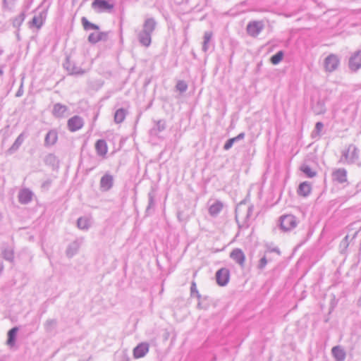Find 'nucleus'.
I'll use <instances>...</instances> for the list:
<instances>
[{"label": "nucleus", "mask_w": 361, "mask_h": 361, "mask_svg": "<svg viewBox=\"0 0 361 361\" xmlns=\"http://www.w3.org/2000/svg\"><path fill=\"white\" fill-rule=\"evenodd\" d=\"M128 111L123 108L117 109L114 114V121L116 123H121L126 118Z\"/></svg>", "instance_id": "obj_30"}, {"label": "nucleus", "mask_w": 361, "mask_h": 361, "mask_svg": "<svg viewBox=\"0 0 361 361\" xmlns=\"http://www.w3.org/2000/svg\"><path fill=\"white\" fill-rule=\"evenodd\" d=\"M272 259L267 255V253L264 252V256L259 260L258 264L257 266V269L259 270H263L268 262H271Z\"/></svg>", "instance_id": "obj_38"}, {"label": "nucleus", "mask_w": 361, "mask_h": 361, "mask_svg": "<svg viewBox=\"0 0 361 361\" xmlns=\"http://www.w3.org/2000/svg\"><path fill=\"white\" fill-rule=\"evenodd\" d=\"M237 142V141H236V140H235V137H232V138L228 139V140L226 142V143L224 144V150H228V149H230L232 147V146L233 145V144H234L235 142Z\"/></svg>", "instance_id": "obj_44"}, {"label": "nucleus", "mask_w": 361, "mask_h": 361, "mask_svg": "<svg viewBox=\"0 0 361 361\" xmlns=\"http://www.w3.org/2000/svg\"><path fill=\"white\" fill-rule=\"evenodd\" d=\"M245 135V133H240L236 137H235V138L236 141L238 142L240 140L244 139Z\"/></svg>", "instance_id": "obj_54"}, {"label": "nucleus", "mask_w": 361, "mask_h": 361, "mask_svg": "<svg viewBox=\"0 0 361 361\" xmlns=\"http://www.w3.org/2000/svg\"><path fill=\"white\" fill-rule=\"evenodd\" d=\"M81 23L82 25L83 29L86 31L90 30H99V26L98 25L90 22L86 17H82Z\"/></svg>", "instance_id": "obj_32"}, {"label": "nucleus", "mask_w": 361, "mask_h": 361, "mask_svg": "<svg viewBox=\"0 0 361 361\" xmlns=\"http://www.w3.org/2000/svg\"><path fill=\"white\" fill-rule=\"evenodd\" d=\"M340 246L341 247H343V250L341 251V253L343 254V251L344 250H346L347 247H348V235H346L343 239V240L341 241V244H340Z\"/></svg>", "instance_id": "obj_48"}, {"label": "nucleus", "mask_w": 361, "mask_h": 361, "mask_svg": "<svg viewBox=\"0 0 361 361\" xmlns=\"http://www.w3.org/2000/svg\"><path fill=\"white\" fill-rule=\"evenodd\" d=\"M3 53V50L2 49H0V55H1Z\"/></svg>", "instance_id": "obj_58"}, {"label": "nucleus", "mask_w": 361, "mask_h": 361, "mask_svg": "<svg viewBox=\"0 0 361 361\" xmlns=\"http://www.w3.org/2000/svg\"><path fill=\"white\" fill-rule=\"evenodd\" d=\"M194 297L197 298L198 301H201L204 296H202L199 292H197V295Z\"/></svg>", "instance_id": "obj_56"}, {"label": "nucleus", "mask_w": 361, "mask_h": 361, "mask_svg": "<svg viewBox=\"0 0 361 361\" xmlns=\"http://www.w3.org/2000/svg\"><path fill=\"white\" fill-rule=\"evenodd\" d=\"M223 204L221 201L216 200L209 208V214L212 216H216L222 210Z\"/></svg>", "instance_id": "obj_29"}, {"label": "nucleus", "mask_w": 361, "mask_h": 361, "mask_svg": "<svg viewBox=\"0 0 361 361\" xmlns=\"http://www.w3.org/2000/svg\"><path fill=\"white\" fill-rule=\"evenodd\" d=\"M2 255L4 259L13 262L14 260V252L13 249L6 247L2 251Z\"/></svg>", "instance_id": "obj_36"}, {"label": "nucleus", "mask_w": 361, "mask_h": 361, "mask_svg": "<svg viewBox=\"0 0 361 361\" xmlns=\"http://www.w3.org/2000/svg\"><path fill=\"white\" fill-rule=\"evenodd\" d=\"M241 204H242V202H241L239 205H238V206L236 207V208H235V220H236V221H237V222H238V210H239L240 207V205H241Z\"/></svg>", "instance_id": "obj_55"}, {"label": "nucleus", "mask_w": 361, "mask_h": 361, "mask_svg": "<svg viewBox=\"0 0 361 361\" xmlns=\"http://www.w3.org/2000/svg\"><path fill=\"white\" fill-rule=\"evenodd\" d=\"M155 196H156V190L154 187H152L149 192L147 194L148 204H147V208L145 212L146 216H151L154 212Z\"/></svg>", "instance_id": "obj_10"}, {"label": "nucleus", "mask_w": 361, "mask_h": 361, "mask_svg": "<svg viewBox=\"0 0 361 361\" xmlns=\"http://www.w3.org/2000/svg\"><path fill=\"white\" fill-rule=\"evenodd\" d=\"M18 331H19L18 326H14V327L11 328L7 332L6 344L10 348H12V347H13L16 345L17 334H18Z\"/></svg>", "instance_id": "obj_23"}, {"label": "nucleus", "mask_w": 361, "mask_h": 361, "mask_svg": "<svg viewBox=\"0 0 361 361\" xmlns=\"http://www.w3.org/2000/svg\"><path fill=\"white\" fill-rule=\"evenodd\" d=\"M183 1H185V2H188V0H182Z\"/></svg>", "instance_id": "obj_61"}, {"label": "nucleus", "mask_w": 361, "mask_h": 361, "mask_svg": "<svg viewBox=\"0 0 361 361\" xmlns=\"http://www.w3.org/2000/svg\"><path fill=\"white\" fill-rule=\"evenodd\" d=\"M58 321L56 319H49L44 324V328L46 332L51 333L57 327Z\"/></svg>", "instance_id": "obj_31"}, {"label": "nucleus", "mask_w": 361, "mask_h": 361, "mask_svg": "<svg viewBox=\"0 0 361 361\" xmlns=\"http://www.w3.org/2000/svg\"><path fill=\"white\" fill-rule=\"evenodd\" d=\"M300 170L307 176L308 178H313L316 176L317 173L313 171L311 167L307 164H303L300 167Z\"/></svg>", "instance_id": "obj_41"}, {"label": "nucleus", "mask_w": 361, "mask_h": 361, "mask_svg": "<svg viewBox=\"0 0 361 361\" xmlns=\"http://www.w3.org/2000/svg\"><path fill=\"white\" fill-rule=\"evenodd\" d=\"M264 27V25L262 21L254 20L248 23L246 31L250 36L256 37L263 30Z\"/></svg>", "instance_id": "obj_5"}, {"label": "nucleus", "mask_w": 361, "mask_h": 361, "mask_svg": "<svg viewBox=\"0 0 361 361\" xmlns=\"http://www.w3.org/2000/svg\"><path fill=\"white\" fill-rule=\"evenodd\" d=\"M211 302V298L207 295H204L201 301H198L197 307L200 310H207L210 306Z\"/></svg>", "instance_id": "obj_34"}, {"label": "nucleus", "mask_w": 361, "mask_h": 361, "mask_svg": "<svg viewBox=\"0 0 361 361\" xmlns=\"http://www.w3.org/2000/svg\"><path fill=\"white\" fill-rule=\"evenodd\" d=\"M348 172L344 168L336 169L331 173L332 180L337 184L343 185V187L348 185L349 182L347 178Z\"/></svg>", "instance_id": "obj_4"}, {"label": "nucleus", "mask_w": 361, "mask_h": 361, "mask_svg": "<svg viewBox=\"0 0 361 361\" xmlns=\"http://www.w3.org/2000/svg\"><path fill=\"white\" fill-rule=\"evenodd\" d=\"M58 140V133L54 129L50 130L45 135L44 145L46 147L52 146L56 143Z\"/></svg>", "instance_id": "obj_16"}, {"label": "nucleus", "mask_w": 361, "mask_h": 361, "mask_svg": "<svg viewBox=\"0 0 361 361\" xmlns=\"http://www.w3.org/2000/svg\"><path fill=\"white\" fill-rule=\"evenodd\" d=\"M67 126L71 132H75L82 128L84 121L82 118L79 116H73L68 120Z\"/></svg>", "instance_id": "obj_9"}, {"label": "nucleus", "mask_w": 361, "mask_h": 361, "mask_svg": "<svg viewBox=\"0 0 361 361\" xmlns=\"http://www.w3.org/2000/svg\"><path fill=\"white\" fill-rule=\"evenodd\" d=\"M110 32H111L110 31H108V32H97V35H98V38H97L98 42H100V41L106 42L108 40L109 35Z\"/></svg>", "instance_id": "obj_43"}, {"label": "nucleus", "mask_w": 361, "mask_h": 361, "mask_svg": "<svg viewBox=\"0 0 361 361\" xmlns=\"http://www.w3.org/2000/svg\"><path fill=\"white\" fill-rule=\"evenodd\" d=\"M230 257L240 266L243 267L245 260V256L243 250L240 248L233 249L230 253Z\"/></svg>", "instance_id": "obj_15"}, {"label": "nucleus", "mask_w": 361, "mask_h": 361, "mask_svg": "<svg viewBox=\"0 0 361 361\" xmlns=\"http://www.w3.org/2000/svg\"><path fill=\"white\" fill-rule=\"evenodd\" d=\"M63 66L70 75H82L85 73V71L82 68L77 66L74 63H72L69 57H66Z\"/></svg>", "instance_id": "obj_8"}, {"label": "nucleus", "mask_w": 361, "mask_h": 361, "mask_svg": "<svg viewBox=\"0 0 361 361\" xmlns=\"http://www.w3.org/2000/svg\"><path fill=\"white\" fill-rule=\"evenodd\" d=\"M311 190L312 187L310 183L307 181H304L300 183L297 192L300 196L307 197L310 194Z\"/></svg>", "instance_id": "obj_27"}, {"label": "nucleus", "mask_w": 361, "mask_h": 361, "mask_svg": "<svg viewBox=\"0 0 361 361\" xmlns=\"http://www.w3.org/2000/svg\"><path fill=\"white\" fill-rule=\"evenodd\" d=\"M149 343L147 342H142L134 348L133 357L135 359L143 357L149 352Z\"/></svg>", "instance_id": "obj_13"}, {"label": "nucleus", "mask_w": 361, "mask_h": 361, "mask_svg": "<svg viewBox=\"0 0 361 361\" xmlns=\"http://www.w3.org/2000/svg\"><path fill=\"white\" fill-rule=\"evenodd\" d=\"M114 185V177L109 173L104 174L100 179L99 186L102 191L109 190Z\"/></svg>", "instance_id": "obj_14"}, {"label": "nucleus", "mask_w": 361, "mask_h": 361, "mask_svg": "<svg viewBox=\"0 0 361 361\" xmlns=\"http://www.w3.org/2000/svg\"><path fill=\"white\" fill-rule=\"evenodd\" d=\"M197 292H199L197 289V285L195 281H192L190 286V296L194 297L197 295Z\"/></svg>", "instance_id": "obj_47"}, {"label": "nucleus", "mask_w": 361, "mask_h": 361, "mask_svg": "<svg viewBox=\"0 0 361 361\" xmlns=\"http://www.w3.org/2000/svg\"><path fill=\"white\" fill-rule=\"evenodd\" d=\"M45 18L43 16V13H40L38 16H35L29 22L30 27H37L40 29L44 23Z\"/></svg>", "instance_id": "obj_28"}, {"label": "nucleus", "mask_w": 361, "mask_h": 361, "mask_svg": "<svg viewBox=\"0 0 361 361\" xmlns=\"http://www.w3.org/2000/svg\"><path fill=\"white\" fill-rule=\"evenodd\" d=\"M253 209H254L253 205H250L247 207V214H246V216H245V222L250 219V216L252 214Z\"/></svg>", "instance_id": "obj_49"}, {"label": "nucleus", "mask_w": 361, "mask_h": 361, "mask_svg": "<svg viewBox=\"0 0 361 361\" xmlns=\"http://www.w3.org/2000/svg\"><path fill=\"white\" fill-rule=\"evenodd\" d=\"M32 196L33 193L30 189H23L19 192L18 201L23 204H27L32 201Z\"/></svg>", "instance_id": "obj_17"}, {"label": "nucleus", "mask_w": 361, "mask_h": 361, "mask_svg": "<svg viewBox=\"0 0 361 361\" xmlns=\"http://www.w3.org/2000/svg\"><path fill=\"white\" fill-rule=\"evenodd\" d=\"M81 245V242L79 240H75L71 242L66 251V256L69 258L73 257L75 255H76L80 249Z\"/></svg>", "instance_id": "obj_22"}, {"label": "nucleus", "mask_w": 361, "mask_h": 361, "mask_svg": "<svg viewBox=\"0 0 361 361\" xmlns=\"http://www.w3.org/2000/svg\"><path fill=\"white\" fill-rule=\"evenodd\" d=\"M17 37L19 39L20 37H19V34L18 33H17Z\"/></svg>", "instance_id": "obj_59"}, {"label": "nucleus", "mask_w": 361, "mask_h": 361, "mask_svg": "<svg viewBox=\"0 0 361 361\" xmlns=\"http://www.w3.org/2000/svg\"><path fill=\"white\" fill-rule=\"evenodd\" d=\"M68 109L66 105L61 103H56L54 105L52 109V114L56 118L64 117Z\"/></svg>", "instance_id": "obj_20"}, {"label": "nucleus", "mask_w": 361, "mask_h": 361, "mask_svg": "<svg viewBox=\"0 0 361 361\" xmlns=\"http://www.w3.org/2000/svg\"><path fill=\"white\" fill-rule=\"evenodd\" d=\"M25 18V12H21L18 16H16L12 20V25L14 27L17 28L19 30L20 25L23 24V21Z\"/></svg>", "instance_id": "obj_33"}, {"label": "nucleus", "mask_w": 361, "mask_h": 361, "mask_svg": "<svg viewBox=\"0 0 361 361\" xmlns=\"http://www.w3.org/2000/svg\"><path fill=\"white\" fill-rule=\"evenodd\" d=\"M77 226L78 228L81 230H87L90 227L87 219L84 217L78 218V219L77 220Z\"/></svg>", "instance_id": "obj_40"}, {"label": "nucleus", "mask_w": 361, "mask_h": 361, "mask_svg": "<svg viewBox=\"0 0 361 361\" xmlns=\"http://www.w3.org/2000/svg\"><path fill=\"white\" fill-rule=\"evenodd\" d=\"M310 106L315 115L324 114L326 111L325 102L319 94L311 96Z\"/></svg>", "instance_id": "obj_1"}, {"label": "nucleus", "mask_w": 361, "mask_h": 361, "mask_svg": "<svg viewBox=\"0 0 361 361\" xmlns=\"http://www.w3.org/2000/svg\"><path fill=\"white\" fill-rule=\"evenodd\" d=\"M18 0H2V9L6 11H12Z\"/></svg>", "instance_id": "obj_35"}, {"label": "nucleus", "mask_w": 361, "mask_h": 361, "mask_svg": "<svg viewBox=\"0 0 361 361\" xmlns=\"http://www.w3.org/2000/svg\"><path fill=\"white\" fill-rule=\"evenodd\" d=\"M348 67L353 72L361 68V50L356 51L351 55L348 61Z\"/></svg>", "instance_id": "obj_7"}, {"label": "nucleus", "mask_w": 361, "mask_h": 361, "mask_svg": "<svg viewBox=\"0 0 361 361\" xmlns=\"http://www.w3.org/2000/svg\"><path fill=\"white\" fill-rule=\"evenodd\" d=\"M283 56L284 52L283 51H279L271 56L270 61L273 65H277L283 60Z\"/></svg>", "instance_id": "obj_37"}, {"label": "nucleus", "mask_w": 361, "mask_h": 361, "mask_svg": "<svg viewBox=\"0 0 361 361\" xmlns=\"http://www.w3.org/2000/svg\"><path fill=\"white\" fill-rule=\"evenodd\" d=\"M213 33L211 31H206L204 34V42L202 45V50L207 51L208 50V43L212 37Z\"/></svg>", "instance_id": "obj_39"}, {"label": "nucleus", "mask_w": 361, "mask_h": 361, "mask_svg": "<svg viewBox=\"0 0 361 361\" xmlns=\"http://www.w3.org/2000/svg\"><path fill=\"white\" fill-rule=\"evenodd\" d=\"M323 127H324L323 123L319 121V122L316 123L315 130L317 133H319L322 130V129L323 128Z\"/></svg>", "instance_id": "obj_52"}, {"label": "nucleus", "mask_w": 361, "mask_h": 361, "mask_svg": "<svg viewBox=\"0 0 361 361\" xmlns=\"http://www.w3.org/2000/svg\"><path fill=\"white\" fill-rule=\"evenodd\" d=\"M23 92H24V91H23V82H22L20 86L19 87L18 91L16 93V97H21L23 94Z\"/></svg>", "instance_id": "obj_51"}, {"label": "nucleus", "mask_w": 361, "mask_h": 361, "mask_svg": "<svg viewBox=\"0 0 361 361\" xmlns=\"http://www.w3.org/2000/svg\"><path fill=\"white\" fill-rule=\"evenodd\" d=\"M154 126L150 129L149 133L152 135H158V134L164 131L166 128V121L160 119L159 121H154Z\"/></svg>", "instance_id": "obj_19"}, {"label": "nucleus", "mask_w": 361, "mask_h": 361, "mask_svg": "<svg viewBox=\"0 0 361 361\" xmlns=\"http://www.w3.org/2000/svg\"><path fill=\"white\" fill-rule=\"evenodd\" d=\"M97 38V33L92 32L89 35L87 40L90 44H95L98 42Z\"/></svg>", "instance_id": "obj_45"}, {"label": "nucleus", "mask_w": 361, "mask_h": 361, "mask_svg": "<svg viewBox=\"0 0 361 361\" xmlns=\"http://www.w3.org/2000/svg\"><path fill=\"white\" fill-rule=\"evenodd\" d=\"M216 283L220 286H225L228 284L230 279V271L228 269L223 267L216 272Z\"/></svg>", "instance_id": "obj_6"}, {"label": "nucleus", "mask_w": 361, "mask_h": 361, "mask_svg": "<svg viewBox=\"0 0 361 361\" xmlns=\"http://www.w3.org/2000/svg\"><path fill=\"white\" fill-rule=\"evenodd\" d=\"M56 161V157L53 154H47L44 158L46 164H54Z\"/></svg>", "instance_id": "obj_46"}, {"label": "nucleus", "mask_w": 361, "mask_h": 361, "mask_svg": "<svg viewBox=\"0 0 361 361\" xmlns=\"http://www.w3.org/2000/svg\"><path fill=\"white\" fill-rule=\"evenodd\" d=\"M298 225L296 217L292 214H285L280 217V227L284 231H288Z\"/></svg>", "instance_id": "obj_3"}, {"label": "nucleus", "mask_w": 361, "mask_h": 361, "mask_svg": "<svg viewBox=\"0 0 361 361\" xmlns=\"http://www.w3.org/2000/svg\"><path fill=\"white\" fill-rule=\"evenodd\" d=\"M51 184V180L50 179H48L45 181H44L42 184V188L48 189Z\"/></svg>", "instance_id": "obj_53"}, {"label": "nucleus", "mask_w": 361, "mask_h": 361, "mask_svg": "<svg viewBox=\"0 0 361 361\" xmlns=\"http://www.w3.org/2000/svg\"><path fill=\"white\" fill-rule=\"evenodd\" d=\"M6 67L5 64L0 65V77H1L4 74V68Z\"/></svg>", "instance_id": "obj_57"}, {"label": "nucleus", "mask_w": 361, "mask_h": 361, "mask_svg": "<svg viewBox=\"0 0 361 361\" xmlns=\"http://www.w3.org/2000/svg\"><path fill=\"white\" fill-rule=\"evenodd\" d=\"M176 89L180 93H183L188 90V84L184 80H178L176 85Z\"/></svg>", "instance_id": "obj_42"}, {"label": "nucleus", "mask_w": 361, "mask_h": 361, "mask_svg": "<svg viewBox=\"0 0 361 361\" xmlns=\"http://www.w3.org/2000/svg\"><path fill=\"white\" fill-rule=\"evenodd\" d=\"M332 355L336 361H344L346 357L345 350L339 345L333 347Z\"/></svg>", "instance_id": "obj_26"}, {"label": "nucleus", "mask_w": 361, "mask_h": 361, "mask_svg": "<svg viewBox=\"0 0 361 361\" xmlns=\"http://www.w3.org/2000/svg\"><path fill=\"white\" fill-rule=\"evenodd\" d=\"M95 149L97 155L105 157L108 151L106 142L103 139L98 140L95 143Z\"/></svg>", "instance_id": "obj_24"}, {"label": "nucleus", "mask_w": 361, "mask_h": 361, "mask_svg": "<svg viewBox=\"0 0 361 361\" xmlns=\"http://www.w3.org/2000/svg\"><path fill=\"white\" fill-rule=\"evenodd\" d=\"M343 156L350 162H354L359 157V151L354 145H350L348 149L343 152Z\"/></svg>", "instance_id": "obj_12"}, {"label": "nucleus", "mask_w": 361, "mask_h": 361, "mask_svg": "<svg viewBox=\"0 0 361 361\" xmlns=\"http://www.w3.org/2000/svg\"><path fill=\"white\" fill-rule=\"evenodd\" d=\"M152 33L141 30L137 35V39L142 46L148 47L152 43Z\"/></svg>", "instance_id": "obj_18"}, {"label": "nucleus", "mask_w": 361, "mask_h": 361, "mask_svg": "<svg viewBox=\"0 0 361 361\" xmlns=\"http://www.w3.org/2000/svg\"><path fill=\"white\" fill-rule=\"evenodd\" d=\"M276 252L277 254V255H281V252L279 250V249L278 247H275V248H273V249H268L265 253H267V255L269 256V255L271 253V252Z\"/></svg>", "instance_id": "obj_50"}, {"label": "nucleus", "mask_w": 361, "mask_h": 361, "mask_svg": "<svg viewBox=\"0 0 361 361\" xmlns=\"http://www.w3.org/2000/svg\"><path fill=\"white\" fill-rule=\"evenodd\" d=\"M157 25V22L156 20L152 18H146L144 20L143 25H142V30H144L145 32H148L149 33H153L155 30Z\"/></svg>", "instance_id": "obj_21"}, {"label": "nucleus", "mask_w": 361, "mask_h": 361, "mask_svg": "<svg viewBox=\"0 0 361 361\" xmlns=\"http://www.w3.org/2000/svg\"><path fill=\"white\" fill-rule=\"evenodd\" d=\"M357 192V190L354 192L353 195H355Z\"/></svg>", "instance_id": "obj_60"}, {"label": "nucleus", "mask_w": 361, "mask_h": 361, "mask_svg": "<svg viewBox=\"0 0 361 361\" xmlns=\"http://www.w3.org/2000/svg\"><path fill=\"white\" fill-rule=\"evenodd\" d=\"M339 59L335 54L329 55L324 60V67L326 71L333 72L339 65Z\"/></svg>", "instance_id": "obj_11"}, {"label": "nucleus", "mask_w": 361, "mask_h": 361, "mask_svg": "<svg viewBox=\"0 0 361 361\" xmlns=\"http://www.w3.org/2000/svg\"><path fill=\"white\" fill-rule=\"evenodd\" d=\"M245 228H247V227H248V224H246V225L245 226Z\"/></svg>", "instance_id": "obj_62"}, {"label": "nucleus", "mask_w": 361, "mask_h": 361, "mask_svg": "<svg viewBox=\"0 0 361 361\" xmlns=\"http://www.w3.org/2000/svg\"><path fill=\"white\" fill-rule=\"evenodd\" d=\"M91 7L97 13H110L114 8V4L108 0H93Z\"/></svg>", "instance_id": "obj_2"}, {"label": "nucleus", "mask_w": 361, "mask_h": 361, "mask_svg": "<svg viewBox=\"0 0 361 361\" xmlns=\"http://www.w3.org/2000/svg\"><path fill=\"white\" fill-rule=\"evenodd\" d=\"M25 133H21L18 136V137L16 138V140H15V142H13V144L11 146V147L8 149V153L10 154H13L14 152H16L18 149L19 147H20V145L23 144V142H24L25 140Z\"/></svg>", "instance_id": "obj_25"}]
</instances>
